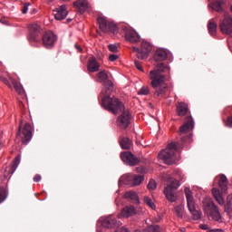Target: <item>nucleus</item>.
<instances>
[{
  "mask_svg": "<svg viewBox=\"0 0 232 232\" xmlns=\"http://www.w3.org/2000/svg\"><path fill=\"white\" fill-rule=\"evenodd\" d=\"M218 187L221 189V193H226V191H227V178L226 177V175L221 174L219 176Z\"/></svg>",
  "mask_w": 232,
  "mask_h": 232,
  "instance_id": "obj_26",
  "label": "nucleus"
},
{
  "mask_svg": "<svg viewBox=\"0 0 232 232\" xmlns=\"http://www.w3.org/2000/svg\"><path fill=\"white\" fill-rule=\"evenodd\" d=\"M151 50H153L151 44L146 41H143L141 43L140 49L133 47V52H136L138 59L141 60L148 59V55H150V52H151Z\"/></svg>",
  "mask_w": 232,
  "mask_h": 232,
  "instance_id": "obj_12",
  "label": "nucleus"
},
{
  "mask_svg": "<svg viewBox=\"0 0 232 232\" xmlns=\"http://www.w3.org/2000/svg\"><path fill=\"white\" fill-rule=\"evenodd\" d=\"M174 213L178 218H184V206L182 204L174 208Z\"/></svg>",
  "mask_w": 232,
  "mask_h": 232,
  "instance_id": "obj_33",
  "label": "nucleus"
},
{
  "mask_svg": "<svg viewBox=\"0 0 232 232\" xmlns=\"http://www.w3.org/2000/svg\"><path fill=\"white\" fill-rule=\"evenodd\" d=\"M195 128V121H193V117L188 116L185 119V123L183 126L179 128V135L181 142H188L189 139H191V134L189 133Z\"/></svg>",
  "mask_w": 232,
  "mask_h": 232,
  "instance_id": "obj_6",
  "label": "nucleus"
},
{
  "mask_svg": "<svg viewBox=\"0 0 232 232\" xmlns=\"http://www.w3.org/2000/svg\"><path fill=\"white\" fill-rule=\"evenodd\" d=\"M212 194L218 204H219V206H224V204H226L224 197H222V193H220V190L218 188H212Z\"/></svg>",
  "mask_w": 232,
  "mask_h": 232,
  "instance_id": "obj_25",
  "label": "nucleus"
},
{
  "mask_svg": "<svg viewBox=\"0 0 232 232\" xmlns=\"http://www.w3.org/2000/svg\"><path fill=\"white\" fill-rule=\"evenodd\" d=\"M108 48L110 50V52H112L113 53H117V45L115 44H109Z\"/></svg>",
  "mask_w": 232,
  "mask_h": 232,
  "instance_id": "obj_41",
  "label": "nucleus"
},
{
  "mask_svg": "<svg viewBox=\"0 0 232 232\" xmlns=\"http://www.w3.org/2000/svg\"><path fill=\"white\" fill-rule=\"evenodd\" d=\"M208 33L210 35H217V23H215V19H211L208 24Z\"/></svg>",
  "mask_w": 232,
  "mask_h": 232,
  "instance_id": "obj_31",
  "label": "nucleus"
},
{
  "mask_svg": "<svg viewBox=\"0 0 232 232\" xmlns=\"http://www.w3.org/2000/svg\"><path fill=\"white\" fill-rule=\"evenodd\" d=\"M199 228L203 229L204 231H208V229H209V227L206 224H200Z\"/></svg>",
  "mask_w": 232,
  "mask_h": 232,
  "instance_id": "obj_47",
  "label": "nucleus"
},
{
  "mask_svg": "<svg viewBox=\"0 0 232 232\" xmlns=\"http://www.w3.org/2000/svg\"><path fill=\"white\" fill-rule=\"evenodd\" d=\"M134 64H135L136 68L138 70H140V72H143L142 65H140V63H139L138 61H135Z\"/></svg>",
  "mask_w": 232,
  "mask_h": 232,
  "instance_id": "obj_46",
  "label": "nucleus"
},
{
  "mask_svg": "<svg viewBox=\"0 0 232 232\" xmlns=\"http://www.w3.org/2000/svg\"><path fill=\"white\" fill-rule=\"evenodd\" d=\"M177 151H180V143L171 142L165 150L159 153L158 157L160 160H163L165 164L171 166V164H174L175 160H177V157L175 156Z\"/></svg>",
  "mask_w": 232,
  "mask_h": 232,
  "instance_id": "obj_3",
  "label": "nucleus"
},
{
  "mask_svg": "<svg viewBox=\"0 0 232 232\" xmlns=\"http://www.w3.org/2000/svg\"><path fill=\"white\" fill-rule=\"evenodd\" d=\"M204 211L208 217H210L216 222H220L222 220V216L220 215V210L214 201H208L205 203Z\"/></svg>",
  "mask_w": 232,
  "mask_h": 232,
  "instance_id": "obj_9",
  "label": "nucleus"
},
{
  "mask_svg": "<svg viewBox=\"0 0 232 232\" xmlns=\"http://www.w3.org/2000/svg\"><path fill=\"white\" fill-rule=\"evenodd\" d=\"M148 189H157V182L154 179H150L147 185Z\"/></svg>",
  "mask_w": 232,
  "mask_h": 232,
  "instance_id": "obj_38",
  "label": "nucleus"
},
{
  "mask_svg": "<svg viewBox=\"0 0 232 232\" xmlns=\"http://www.w3.org/2000/svg\"><path fill=\"white\" fill-rule=\"evenodd\" d=\"M41 26L37 24H32L29 25V35L27 39L29 43H41V35H42Z\"/></svg>",
  "mask_w": 232,
  "mask_h": 232,
  "instance_id": "obj_11",
  "label": "nucleus"
},
{
  "mask_svg": "<svg viewBox=\"0 0 232 232\" xmlns=\"http://www.w3.org/2000/svg\"><path fill=\"white\" fill-rule=\"evenodd\" d=\"M21 162V156H16L14 160L13 161L12 166L8 169V173L10 175H14L15 173V170L17 169V166H19Z\"/></svg>",
  "mask_w": 232,
  "mask_h": 232,
  "instance_id": "obj_29",
  "label": "nucleus"
},
{
  "mask_svg": "<svg viewBox=\"0 0 232 232\" xmlns=\"http://www.w3.org/2000/svg\"><path fill=\"white\" fill-rule=\"evenodd\" d=\"M122 30L126 41L132 43L133 44L140 43V35H139V33H136L135 30L128 27H123Z\"/></svg>",
  "mask_w": 232,
  "mask_h": 232,
  "instance_id": "obj_16",
  "label": "nucleus"
},
{
  "mask_svg": "<svg viewBox=\"0 0 232 232\" xmlns=\"http://www.w3.org/2000/svg\"><path fill=\"white\" fill-rule=\"evenodd\" d=\"M212 8L216 12H222L224 10V0H218L212 4Z\"/></svg>",
  "mask_w": 232,
  "mask_h": 232,
  "instance_id": "obj_32",
  "label": "nucleus"
},
{
  "mask_svg": "<svg viewBox=\"0 0 232 232\" xmlns=\"http://www.w3.org/2000/svg\"><path fill=\"white\" fill-rule=\"evenodd\" d=\"M10 81L14 88V90L18 92V93H23V87L21 86V83H19V82L14 80L13 78H10Z\"/></svg>",
  "mask_w": 232,
  "mask_h": 232,
  "instance_id": "obj_35",
  "label": "nucleus"
},
{
  "mask_svg": "<svg viewBox=\"0 0 232 232\" xmlns=\"http://www.w3.org/2000/svg\"><path fill=\"white\" fill-rule=\"evenodd\" d=\"M97 21L103 34H113V35L119 34V27L115 23L108 21L105 17H99Z\"/></svg>",
  "mask_w": 232,
  "mask_h": 232,
  "instance_id": "obj_8",
  "label": "nucleus"
},
{
  "mask_svg": "<svg viewBox=\"0 0 232 232\" xmlns=\"http://www.w3.org/2000/svg\"><path fill=\"white\" fill-rule=\"evenodd\" d=\"M87 68H88V71L91 72H99V68H101V65L97 62V58L91 57L89 59V63H88Z\"/></svg>",
  "mask_w": 232,
  "mask_h": 232,
  "instance_id": "obj_23",
  "label": "nucleus"
},
{
  "mask_svg": "<svg viewBox=\"0 0 232 232\" xmlns=\"http://www.w3.org/2000/svg\"><path fill=\"white\" fill-rule=\"evenodd\" d=\"M210 232H224V229L215 228V229L210 230Z\"/></svg>",
  "mask_w": 232,
  "mask_h": 232,
  "instance_id": "obj_52",
  "label": "nucleus"
},
{
  "mask_svg": "<svg viewBox=\"0 0 232 232\" xmlns=\"http://www.w3.org/2000/svg\"><path fill=\"white\" fill-rule=\"evenodd\" d=\"M102 225L107 229H113V227H119V226H121V223L120 221H117L115 218L110 216L102 219Z\"/></svg>",
  "mask_w": 232,
  "mask_h": 232,
  "instance_id": "obj_19",
  "label": "nucleus"
},
{
  "mask_svg": "<svg viewBox=\"0 0 232 232\" xmlns=\"http://www.w3.org/2000/svg\"><path fill=\"white\" fill-rule=\"evenodd\" d=\"M121 113V114L117 119V125L121 130H126V128L130 124L131 114L130 113V111L126 110V108H124Z\"/></svg>",
  "mask_w": 232,
  "mask_h": 232,
  "instance_id": "obj_13",
  "label": "nucleus"
},
{
  "mask_svg": "<svg viewBox=\"0 0 232 232\" xmlns=\"http://www.w3.org/2000/svg\"><path fill=\"white\" fill-rule=\"evenodd\" d=\"M117 59H119V56L117 54H111L109 56V61H111V63H113L114 61H117Z\"/></svg>",
  "mask_w": 232,
  "mask_h": 232,
  "instance_id": "obj_43",
  "label": "nucleus"
},
{
  "mask_svg": "<svg viewBox=\"0 0 232 232\" xmlns=\"http://www.w3.org/2000/svg\"><path fill=\"white\" fill-rule=\"evenodd\" d=\"M72 6L80 12V14H84L88 10V0H76L73 2Z\"/></svg>",
  "mask_w": 232,
  "mask_h": 232,
  "instance_id": "obj_20",
  "label": "nucleus"
},
{
  "mask_svg": "<svg viewBox=\"0 0 232 232\" xmlns=\"http://www.w3.org/2000/svg\"><path fill=\"white\" fill-rule=\"evenodd\" d=\"M2 82H4V84H6V86H8V88H12V85L10 84V81H8V79L2 78Z\"/></svg>",
  "mask_w": 232,
  "mask_h": 232,
  "instance_id": "obj_45",
  "label": "nucleus"
},
{
  "mask_svg": "<svg viewBox=\"0 0 232 232\" xmlns=\"http://www.w3.org/2000/svg\"><path fill=\"white\" fill-rule=\"evenodd\" d=\"M227 204L232 206V195L227 197Z\"/></svg>",
  "mask_w": 232,
  "mask_h": 232,
  "instance_id": "obj_48",
  "label": "nucleus"
},
{
  "mask_svg": "<svg viewBox=\"0 0 232 232\" xmlns=\"http://www.w3.org/2000/svg\"><path fill=\"white\" fill-rule=\"evenodd\" d=\"M68 15V11L66 10V5H61L57 13L54 14V18L56 21H63V19H66V16Z\"/></svg>",
  "mask_w": 232,
  "mask_h": 232,
  "instance_id": "obj_22",
  "label": "nucleus"
},
{
  "mask_svg": "<svg viewBox=\"0 0 232 232\" xmlns=\"http://www.w3.org/2000/svg\"><path fill=\"white\" fill-rule=\"evenodd\" d=\"M168 59V52L164 49H158L154 53V61L156 63H162V61H166Z\"/></svg>",
  "mask_w": 232,
  "mask_h": 232,
  "instance_id": "obj_21",
  "label": "nucleus"
},
{
  "mask_svg": "<svg viewBox=\"0 0 232 232\" xmlns=\"http://www.w3.org/2000/svg\"><path fill=\"white\" fill-rule=\"evenodd\" d=\"M120 145L122 150H130L131 148V141L129 138L121 137L120 139Z\"/></svg>",
  "mask_w": 232,
  "mask_h": 232,
  "instance_id": "obj_30",
  "label": "nucleus"
},
{
  "mask_svg": "<svg viewBox=\"0 0 232 232\" xmlns=\"http://www.w3.org/2000/svg\"><path fill=\"white\" fill-rule=\"evenodd\" d=\"M134 232H159V225H151L145 229H136Z\"/></svg>",
  "mask_w": 232,
  "mask_h": 232,
  "instance_id": "obj_34",
  "label": "nucleus"
},
{
  "mask_svg": "<svg viewBox=\"0 0 232 232\" xmlns=\"http://www.w3.org/2000/svg\"><path fill=\"white\" fill-rule=\"evenodd\" d=\"M188 111H189V109L186 102H178L177 113L179 117H184L188 113Z\"/></svg>",
  "mask_w": 232,
  "mask_h": 232,
  "instance_id": "obj_24",
  "label": "nucleus"
},
{
  "mask_svg": "<svg viewBox=\"0 0 232 232\" xmlns=\"http://www.w3.org/2000/svg\"><path fill=\"white\" fill-rule=\"evenodd\" d=\"M148 93H150V90L148 89V87H142L139 91V95H148Z\"/></svg>",
  "mask_w": 232,
  "mask_h": 232,
  "instance_id": "obj_39",
  "label": "nucleus"
},
{
  "mask_svg": "<svg viewBox=\"0 0 232 232\" xmlns=\"http://www.w3.org/2000/svg\"><path fill=\"white\" fill-rule=\"evenodd\" d=\"M169 73V66L164 64L163 63H158L154 70L150 72V86L154 90V95L160 97L168 92V81L169 77L166 75Z\"/></svg>",
  "mask_w": 232,
  "mask_h": 232,
  "instance_id": "obj_1",
  "label": "nucleus"
},
{
  "mask_svg": "<svg viewBox=\"0 0 232 232\" xmlns=\"http://www.w3.org/2000/svg\"><path fill=\"white\" fill-rule=\"evenodd\" d=\"M219 28L222 34L232 36V18L229 14H225L223 21L219 24Z\"/></svg>",
  "mask_w": 232,
  "mask_h": 232,
  "instance_id": "obj_15",
  "label": "nucleus"
},
{
  "mask_svg": "<svg viewBox=\"0 0 232 232\" xmlns=\"http://www.w3.org/2000/svg\"><path fill=\"white\" fill-rule=\"evenodd\" d=\"M144 202L145 204H147V206L151 208V209H155V204L153 203V201H151V198H150L149 197H145Z\"/></svg>",
  "mask_w": 232,
  "mask_h": 232,
  "instance_id": "obj_37",
  "label": "nucleus"
},
{
  "mask_svg": "<svg viewBox=\"0 0 232 232\" xmlns=\"http://www.w3.org/2000/svg\"><path fill=\"white\" fill-rule=\"evenodd\" d=\"M106 95L102 99V106L104 108V110H107V111H111L114 115H119L121 111H124V103L122 102L119 101V99L115 97H111L110 92H105Z\"/></svg>",
  "mask_w": 232,
  "mask_h": 232,
  "instance_id": "obj_2",
  "label": "nucleus"
},
{
  "mask_svg": "<svg viewBox=\"0 0 232 232\" xmlns=\"http://www.w3.org/2000/svg\"><path fill=\"white\" fill-rule=\"evenodd\" d=\"M16 137L21 139L23 144H28L32 140V125L25 123L23 127V120H21Z\"/></svg>",
  "mask_w": 232,
  "mask_h": 232,
  "instance_id": "obj_7",
  "label": "nucleus"
},
{
  "mask_svg": "<svg viewBox=\"0 0 232 232\" xmlns=\"http://www.w3.org/2000/svg\"><path fill=\"white\" fill-rule=\"evenodd\" d=\"M226 126H227L228 128H232V116H229L226 121Z\"/></svg>",
  "mask_w": 232,
  "mask_h": 232,
  "instance_id": "obj_42",
  "label": "nucleus"
},
{
  "mask_svg": "<svg viewBox=\"0 0 232 232\" xmlns=\"http://www.w3.org/2000/svg\"><path fill=\"white\" fill-rule=\"evenodd\" d=\"M35 12H37V10H35V9H33V14H35Z\"/></svg>",
  "mask_w": 232,
  "mask_h": 232,
  "instance_id": "obj_54",
  "label": "nucleus"
},
{
  "mask_svg": "<svg viewBox=\"0 0 232 232\" xmlns=\"http://www.w3.org/2000/svg\"><path fill=\"white\" fill-rule=\"evenodd\" d=\"M115 232H130V231L128 230V228L122 227L121 228L117 229Z\"/></svg>",
  "mask_w": 232,
  "mask_h": 232,
  "instance_id": "obj_50",
  "label": "nucleus"
},
{
  "mask_svg": "<svg viewBox=\"0 0 232 232\" xmlns=\"http://www.w3.org/2000/svg\"><path fill=\"white\" fill-rule=\"evenodd\" d=\"M133 215H135V207L133 206L123 208L121 213V217H125L126 218L133 217Z\"/></svg>",
  "mask_w": 232,
  "mask_h": 232,
  "instance_id": "obj_28",
  "label": "nucleus"
},
{
  "mask_svg": "<svg viewBox=\"0 0 232 232\" xmlns=\"http://www.w3.org/2000/svg\"><path fill=\"white\" fill-rule=\"evenodd\" d=\"M74 46H75V48H76L77 51L82 52V47H81V45H79L78 44H76Z\"/></svg>",
  "mask_w": 232,
  "mask_h": 232,
  "instance_id": "obj_51",
  "label": "nucleus"
},
{
  "mask_svg": "<svg viewBox=\"0 0 232 232\" xmlns=\"http://www.w3.org/2000/svg\"><path fill=\"white\" fill-rule=\"evenodd\" d=\"M185 195L187 198V206L189 213L192 215L193 220H200L202 218V213L197 210L195 207V198H193V192L189 188H185Z\"/></svg>",
  "mask_w": 232,
  "mask_h": 232,
  "instance_id": "obj_5",
  "label": "nucleus"
},
{
  "mask_svg": "<svg viewBox=\"0 0 232 232\" xmlns=\"http://www.w3.org/2000/svg\"><path fill=\"white\" fill-rule=\"evenodd\" d=\"M34 182H39L41 180V175L36 174L34 178Z\"/></svg>",
  "mask_w": 232,
  "mask_h": 232,
  "instance_id": "obj_49",
  "label": "nucleus"
},
{
  "mask_svg": "<svg viewBox=\"0 0 232 232\" xmlns=\"http://www.w3.org/2000/svg\"><path fill=\"white\" fill-rule=\"evenodd\" d=\"M4 77L0 76V81H3Z\"/></svg>",
  "mask_w": 232,
  "mask_h": 232,
  "instance_id": "obj_55",
  "label": "nucleus"
},
{
  "mask_svg": "<svg viewBox=\"0 0 232 232\" xmlns=\"http://www.w3.org/2000/svg\"><path fill=\"white\" fill-rule=\"evenodd\" d=\"M43 44L45 48H52L57 42V35L53 32H45L42 37Z\"/></svg>",
  "mask_w": 232,
  "mask_h": 232,
  "instance_id": "obj_17",
  "label": "nucleus"
},
{
  "mask_svg": "<svg viewBox=\"0 0 232 232\" xmlns=\"http://www.w3.org/2000/svg\"><path fill=\"white\" fill-rule=\"evenodd\" d=\"M121 160L128 166H139L140 160L135 157L133 153L129 151H123L121 153Z\"/></svg>",
  "mask_w": 232,
  "mask_h": 232,
  "instance_id": "obj_14",
  "label": "nucleus"
},
{
  "mask_svg": "<svg viewBox=\"0 0 232 232\" xmlns=\"http://www.w3.org/2000/svg\"><path fill=\"white\" fill-rule=\"evenodd\" d=\"M124 198H127V200H130L132 202V204H139V196L135 191H128L124 194Z\"/></svg>",
  "mask_w": 232,
  "mask_h": 232,
  "instance_id": "obj_27",
  "label": "nucleus"
},
{
  "mask_svg": "<svg viewBox=\"0 0 232 232\" xmlns=\"http://www.w3.org/2000/svg\"><path fill=\"white\" fill-rule=\"evenodd\" d=\"M168 183L164 188V195L169 202H177V189L180 187V183L175 178H169Z\"/></svg>",
  "mask_w": 232,
  "mask_h": 232,
  "instance_id": "obj_4",
  "label": "nucleus"
},
{
  "mask_svg": "<svg viewBox=\"0 0 232 232\" xmlns=\"http://www.w3.org/2000/svg\"><path fill=\"white\" fill-rule=\"evenodd\" d=\"M120 182H123L126 186H140L144 182V176L137 174H127L120 179Z\"/></svg>",
  "mask_w": 232,
  "mask_h": 232,
  "instance_id": "obj_10",
  "label": "nucleus"
},
{
  "mask_svg": "<svg viewBox=\"0 0 232 232\" xmlns=\"http://www.w3.org/2000/svg\"><path fill=\"white\" fill-rule=\"evenodd\" d=\"M31 4L30 3H26V4H24L23 7H22V12L23 14H27L28 12V6H30Z\"/></svg>",
  "mask_w": 232,
  "mask_h": 232,
  "instance_id": "obj_40",
  "label": "nucleus"
},
{
  "mask_svg": "<svg viewBox=\"0 0 232 232\" xmlns=\"http://www.w3.org/2000/svg\"><path fill=\"white\" fill-rule=\"evenodd\" d=\"M98 79L100 82H102L106 86L105 92H113V82L108 79V73L105 71L100 72L98 74Z\"/></svg>",
  "mask_w": 232,
  "mask_h": 232,
  "instance_id": "obj_18",
  "label": "nucleus"
},
{
  "mask_svg": "<svg viewBox=\"0 0 232 232\" xmlns=\"http://www.w3.org/2000/svg\"><path fill=\"white\" fill-rule=\"evenodd\" d=\"M225 211L227 212V213H231V211H232V205H229V204H226L225 205Z\"/></svg>",
  "mask_w": 232,
  "mask_h": 232,
  "instance_id": "obj_44",
  "label": "nucleus"
},
{
  "mask_svg": "<svg viewBox=\"0 0 232 232\" xmlns=\"http://www.w3.org/2000/svg\"><path fill=\"white\" fill-rule=\"evenodd\" d=\"M136 171H137L138 173H142V168H137V169H136Z\"/></svg>",
  "mask_w": 232,
  "mask_h": 232,
  "instance_id": "obj_53",
  "label": "nucleus"
},
{
  "mask_svg": "<svg viewBox=\"0 0 232 232\" xmlns=\"http://www.w3.org/2000/svg\"><path fill=\"white\" fill-rule=\"evenodd\" d=\"M6 197H8V191L6 188L0 187V204L6 200Z\"/></svg>",
  "mask_w": 232,
  "mask_h": 232,
  "instance_id": "obj_36",
  "label": "nucleus"
}]
</instances>
